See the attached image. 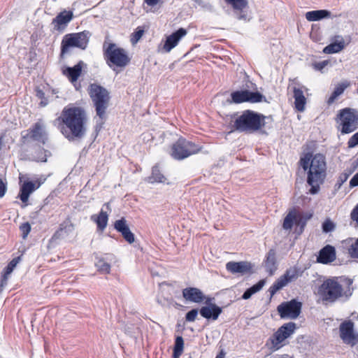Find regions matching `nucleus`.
I'll use <instances>...</instances> for the list:
<instances>
[{
    "label": "nucleus",
    "instance_id": "obj_52",
    "mask_svg": "<svg viewBox=\"0 0 358 358\" xmlns=\"http://www.w3.org/2000/svg\"><path fill=\"white\" fill-rule=\"evenodd\" d=\"M6 189V186L3 184V181L1 180V197L3 196Z\"/></svg>",
    "mask_w": 358,
    "mask_h": 358
},
{
    "label": "nucleus",
    "instance_id": "obj_53",
    "mask_svg": "<svg viewBox=\"0 0 358 358\" xmlns=\"http://www.w3.org/2000/svg\"><path fill=\"white\" fill-rule=\"evenodd\" d=\"M225 354L223 351H221L218 355H217L215 358H224Z\"/></svg>",
    "mask_w": 358,
    "mask_h": 358
},
{
    "label": "nucleus",
    "instance_id": "obj_29",
    "mask_svg": "<svg viewBox=\"0 0 358 358\" xmlns=\"http://www.w3.org/2000/svg\"><path fill=\"white\" fill-rule=\"evenodd\" d=\"M264 266L266 271L273 275L275 271L277 269L275 252L274 250H270L266 255V259L264 262Z\"/></svg>",
    "mask_w": 358,
    "mask_h": 358
},
{
    "label": "nucleus",
    "instance_id": "obj_17",
    "mask_svg": "<svg viewBox=\"0 0 358 358\" xmlns=\"http://www.w3.org/2000/svg\"><path fill=\"white\" fill-rule=\"evenodd\" d=\"M252 264L248 262H229L226 264V268L231 273L245 275L250 273L252 270Z\"/></svg>",
    "mask_w": 358,
    "mask_h": 358
},
{
    "label": "nucleus",
    "instance_id": "obj_31",
    "mask_svg": "<svg viewBox=\"0 0 358 358\" xmlns=\"http://www.w3.org/2000/svg\"><path fill=\"white\" fill-rule=\"evenodd\" d=\"M349 85L350 84L348 82L338 85L327 100L328 105L332 104L335 100L343 93L344 90L349 86Z\"/></svg>",
    "mask_w": 358,
    "mask_h": 358
},
{
    "label": "nucleus",
    "instance_id": "obj_51",
    "mask_svg": "<svg viewBox=\"0 0 358 358\" xmlns=\"http://www.w3.org/2000/svg\"><path fill=\"white\" fill-rule=\"evenodd\" d=\"M46 152H47V151H44V153H46ZM46 160H47V155L46 154H44L43 156L37 157V161L46 162Z\"/></svg>",
    "mask_w": 358,
    "mask_h": 358
},
{
    "label": "nucleus",
    "instance_id": "obj_14",
    "mask_svg": "<svg viewBox=\"0 0 358 358\" xmlns=\"http://www.w3.org/2000/svg\"><path fill=\"white\" fill-rule=\"evenodd\" d=\"M339 332L344 343L354 346L358 343V338L354 332V322L351 320L342 322L339 327Z\"/></svg>",
    "mask_w": 358,
    "mask_h": 358
},
{
    "label": "nucleus",
    "instance_id": "obj_15",
    "mask_svg": "<svg viewBox=\"0 0 358 358\" xmlns=\"http://www.w3.org/2000/svg\"><path fill=\"white\" fill-rule=\"evenodd\" d=\"M231 99L233 102L239 103L245 101L251 103L261 102L263 99V95L259 92H252L248 90L236 91L231 93Z\"/></svg>",
    "mask_w": 358,
    "mask_h": 358
},
{
    "label": "nucleus",
    "instance_id": "obj_9",
    "mask_svg": "<svg viewBox=\"0 0 358 358\" xmlns=\"http://www.w3.org/2000/svg\"><path fill=\"white\" fill-rule=\"evenodd\" d=\"M336 122L342 134H349L358 127V110L345 108L339 111Z\"/></svg>",
    "mask_w": 358,
    "mask_h": 358
},
{
    "label": "nucleus",
    "instance_id": "obj_57",
    "mask_svg": "<svg viewBox=\"0 0 358 358\" xmlns=\"http://www.w3.org/2000/svg\"><path fill=\"white\" fill-rule=\"evenodd\" d=\"M189 358H192V357H189Z\"/></svg>",
    "mask_w": 358,
    "mask_h": 358
},
{
    "label": "nucleus",
    "instance_id": "obj_26",
    "mask_svg": "<svg viewBox=\"0 0 358 358\" xmlns=\"http://www.w3.org/2000/svg\"><path fill=\"white\" fill-rule=\"evenodd\" d=\"M37 181H27L23 183L20 188V199L23 203L28 201L30 194L40 187Z\"/></svg>",
    "mask_w": 358,
    "mask_h": 358
},
{
    "label": "nucleus",
    "instance_id": "obj_32",
    "mask_svg": "<svg viewBox=\"0 0 358 358\" xmlns=\"http://www.w3.org/2000/svg\"><path fill=\"white\" fill-rule=\"evenodd\" d=\"M73 230V226L71 224L64 222L60 224L59 228L54 234L52 238L57 239L67 236L68 233Z\"/></svg>",
    "mask_w": 358,
    "mask_h": 358
},
{
    "label": "nucleus",
    "instance_id": "obj_11",
    "mask_svg": "<svg viewBox=\"0 0 358 358\" xmlns=\"http://www.w3.org/2000/svg\"><path fill=\"white\" fill-rule=\"evenodd\" d=\"M296 329V324L289 322L281 326L276 332L269 338L271 343V348L274 350L280 349L282 346V342L290 337Z\"/></svg>",
    "mask_w": 358,
    "mask_h": 358
},
{
    "label": "nucleus",
    "instance_id": "obj_45",
    "mask_svg": "<svg viewBox=\"0 0 358 358\" xmlns=\"http://www.w3.org/2000/svg\"><path fill=\"white\" fill-rule=\"evenodd\" d=\"M184 346V341L182 336H178L176 338L175 345L173 350H176L178 351L182 350L183 351Z\"/></svg>",
    "mask_w": 358,
    "mask_h": 358
},
{
    "label": "nucleus",
    "instance_id": "obj_23",
    "mask_svg": "<svg viewBox=\"0 0 358 358\" xmlns=\"http://www.w3.org/2000/svg\"><path fill=\"white\" fill-rule=\"evenodd\" d=\"M302 215L296 210L290 211L285 217L282 228L285 230H290L294 224L304 225L305 222H302Z\"/></svg>",
    "mask_w": 358,
    "mask_h": 358
},
{
    "label": "nucleus",
    "instance_id": "obj_12",
    "mask_svg": "<svg viewBox=\"0 0 358 358\" xmlns=\"http://www.w3.org/2000/svg\"><path fill=\"white\" fill-rule=\"evenodd\" d=\"M22 138L25 143L29 140L38 141L43 144L45 143L48 139L45 131V126L41 120L34 124L29 129L22 133Z\"/></svg>",
    "mask_w": 358,
    "mask_h": 358
},
{
    "label": "nucleus",
    "instance_id": "obj_42",
    "mask_svg": "<svg viewBox=\"0 0 358 358\" xmlns=\"http://www.w3.org/2000/svg\"><path fill=\"white\" fill-rule=\"evenodd\" d=\"M308 183L311 186L309 192L312 194H317L320 189V185L322 183V182H310L309 180V177L307 178Z\"/></svg>",
    "mask_w": 358,
    "mask_h": 358
},
{
    "label": "nucleus",
    "instance_id": "obj_37",
    "mask_svg": "<svg viewBox=\"0 0 358 358\" xmlns=\"http://www.w3.org/2000/svg\"><path fill=\"white\" fill-rule=\"evenodd\" d=\"M98 271L101 273H109L110 271V264L105 260L104 258H99L95 263Z\"/></svg>",
    "mask_w": 358,
    "mask_h": 358
},
{
    "label": "nucleus",
    "instance_id": "obj_54",
    "mask_svg": "<svg viewBox=\"0 0 358 358\" xmlns=\"http://www.w3.org/2000/svg\"><path fill=\"white\" fill-rule=\"evenodd\" d=\"M347 178H348V176L346 174H345L343 176V178L341 177V180L342 182H343L344 181H345L347 180Z\"/></svg>",
    "mask_w": 358,
    "mask_h": 358
},
{
    "label": "nucleus",
    "instance_id": "obj_10",
    "mask_svg": "<svg viewBox=\"0 0 358 358\" xmlns=\"http://www.w3.org/2000/svg\"><path fill=\"white\" fill-rule=\"evenodd\" d=\"M304 270L298 266H294L288 268L284 275H281L270 287L268 292L272 297L278 291L285 287L289 282L296 280L302 276Z\"/></svg>",
    "mask_w": 358,
    "mask_h": 358
},
{
    "label": "nucleus",
    "instance_id": "obj_16",
    "mask_svg": "<svg viewBox=\"0 0 358 358\" xmlns=\"http://www.w3.org/2000/svg\"><path fill=\"white\" fill-rule=\"evenodd\" d=\"M336 259V249L334 246L327 245L322 248L317 257V262L323 264H329Z\"/></svg>",
    "mask_w": 358,
    "mask_h": 358
},
{
    "label": "nucleus",
    "instance_id": "obj_28",
    "mask_svg": "<svg viewBox=\"0 0 358 358\" xmlns=\"http://www.w3.org/2000/svg\"><path fill=\"white\" fill-rule=\"evenodd\" d=\"M331 12L327 10H316L306 13V18L310 22L318 21L324 18L331 17Z\"/></svg>",
    "mask_w": 358,
    "mask_h": 358
},
{
    "label": "nucleus",
    "instance_id": "obj_2",
    "mask_svg": "<svg viewBox=\"0 0 358 358\" xmlns=\"http://www.w3.org/2000/svg\"><path fill=\"white\" fill-rule=\"evenodd\" d=\"M317 295L323 303H333L351 295L350 289L341 284L338 277L326 278L318 287Z\"/></svg>",
    "mask_w": 358,
    "mask_h": 358
},
{
    "label": "nucleus",
    "instance_id": "obj_21",
    "mask_svg": "<svg viewBox=\"0 0 358 358\" xmlns=\"http://www.w3.org/2000/svg\"><path fill=\"white\" fill-rule=\"evenodd\" d=\"M114 228L121 234L123 238L129 243H132L134 242V235L130 231L129 226L127 224L125 218L122 217L120 220H116L114 224Z\"/></svg>",
    "mask_w": 358,
    "mask_h": 358
},
{
    "label": "nucleus",
    "instance_id": "obj_3",
    "mask_svg": "<svg viewBox=\"0 0 358 358\" xmlns=\"http://www.w3.org/2000/svg\"><path fill=\"white\" fill-rule=\"evenodd\" d=\"M299 163L305 171L308 169V177L310 182H323L327 169L324 155L316 154L313 157L307 153L300 159Z\"/></svg>",
    "mask_w": 358,
    "mask_h": 358
},
{
    "label": "nucleus",
    "instance_id": "obj_35",
    "mask_svg": "<svg viewBox=\"0 0 358 358\" xmlns=\"http://www.w3.org/2000/svg\"><path fill=\"white\" fill-rule=\"evenodd\" d=\"M20 261V257H17L13 258L8 264L5 269V272L3 276V279H1V287L3 286L4 281H6L8 275L13 272L14 268L16 267L17 264Z\"/></svg>",
    "mask_w": 358,
    "mask_h": 358
},
{
    "label": "nucleus",
    "instance_id": "obj_22",
    "mask_svg": "<svg viewBox=\"0 0 358 358\" xmlns=\"http://www.w3.org/2000/svg\"><path fill=\"white\" fill-rule=\"evenodd\" d=\"M225 1L233 7L238 20L245 21L249 20L247 13L244 11L248 6L247 0H225Z\"/></svg>",
    "mask_w": 358,
    "mask_h": 358
},
{
    "label": "nucleus",
    "instance_id": "obj_4",
    "mask_svg": "<svg viewBox=\"0 0 358 358\" xmlns=\"http://www.w3.org/2000/svg\"><path fill=\"white\" fill-rule=\"evenodd\" d=\"M88 94L95 108L96 115L101 121L105 120L110 100V92L105 87L92 83L89 86Z\"/></svg>",
    "mask_w": 358,
    "mask_h": 358
},
{
    "label": "nucleus",
    "instance_id": "obj_55",
    "mask_svg": "<svg viewBox=\"0 0 358 358\" xmlns=\"http://www.w3.org/2000/svg\"><path fill=\"white\" fill-rule=\"evenodd\" d=\"M104 206H106L107 208H109V203H106Z\"/></svg>",
    "mask_w": 358,
    "mask_h": 358
},
{
    "label": "nucleus",
    "instance_id": "obj_25",
    "mask_svg": "<svg viewBox=\"0 0 358 358\" xmlns=\"http://www.w3.org/2000/svg\"><path fill=\"white\" fill-rule=\"evenodd\" d=\"M85 65L83 61H80L73 67H65L62 69V73L68 78L72 83H76L81 74L82 69Z\"/></svg>",
    "mask_w": 358,
    "mask_h": 358
},
{
    "label": "nucleus",
    "instance_id": "obj_24",
    "mask_svg": "<svg viewBox=\"0 0 358 358\" xmlns=\"http://www.w3.org/2000/svg\"><path fill=\"white\" fill-rule=\"evenodd\" d=\"M182 296L186 301L196 303H201L205 299L203 293L196 287H187L184 289L182 290Z\"/></svg>",
    "mask_w": 358,
    "mask_h": 358
},
{
    "label": "nucleus",
    "instance_id": "obj_20",
    "mask_svg": "<svg viewBox=\"0 0 358 358\" xmlns=\"http://www.w3.org/2000/svg\"><path fill=\"white\" fill-rule=\"evenodd\" d=\"M72 18L73 13L71 11L61 12L52 20V24L54 26V29L59 31H63Z\"/></svg>",
    "mask_w": 358,
    "mask_h": 358
},
{
    "label": "nucleus",
    "instance_id": "obj_56",
    "mask_svg": "<svg viewBox=\"0 0 358 358\" xmlns=\"http://www.w3.org/2000/svg\"><path fill=\"white\" fill-rule=\"evenodd\" d=\"M196 2H199V0H194Z\"/></svg>",
    "mask_w": 358,
    "mask_h": 358
},
{
    "label": "nucleus",
    "instance_id": "obj_34",
    "mask_svg": "<svg viewBox=\"0 0 358 358\" xmlns=\"http://www.w3.org/2000/svg\"><path fill=\"white\" fill-rule=\"evenodd\" d=\"M264 285H265V280H261L257 284L254 285L253 286H252L251 287L248 289L243 293V294L242 296V298L243 299H250L252 296V295H253L254 294H255L257 292H259V290H261Z\"/></svg>",
    "mask_w": 358,
    "mask_h": 358
},
{
    "label": "nucleus",
    "instance_id": "obj_6",
    "mask_svg": "<svg viewBox=\"0 0 358 358\" xmlns=\"http://www.w3.org/2000/svg\"><path fill=\"white\" fill-rule=\"evenodd\" d=\"M103 56L106 64L113 70V67L124 68L130 62L127 52L113 43H109L107 47L103 44Z\"/></svg>",
    "mask_w": 358,
    "mask_h": 358
},
{
    "label": "nucleus",
    "instance_id": "obj_43",
    "mask_svg": "<svg viewBox=\"0 0 358 358\" xmlns=\"http://www.w3.org/2000/svg\"><path fill=\"white\" fill-rule=\"evenodd\" d=\"M358 145V132L352 135L348 140V146L350 148H355Z\"/></svg>",
    "mask_w": 358,
    "mask_h": 358
},
{
    "label": "nucleus",
    "instance_id": "obj_48",
    "mask_svg": "<svg viewBox=\"0 0 358 358\" xmlns=\"http://www.w3.org/2000/svg\"><path fill=\"white\" fill-rule=\"evenodd\" d=\"M350 187L358 186V173H356L350 181Z\"/></svg>",
    "mask_w": 358,
    "mask_h": 358
},
{
    "label": "nucleus",
    "instance_id": "obj_50",
    "mask_svg": "<svg viewBox=\"0 0 358 358\" xmlns=\"http://www.w3.org/2000/svg\"><path fill=\"white\" fill-rule=\"evenodd\" d=\"M182 353V350H173V358H179Z\"/></svg>",
    "mask_w": 358,
    "mask_h": 358
},
{
    "label": "nucleus",
    "instance_id": "obj_33",
    "mask_svg": "<svg viewBox=\"0 0 358 358\" xmlns=\"http://www.w3.org/2000/svg\"><path fill=\"white\" fill-rule=\"evenodd\" d=\"M346 245H348V252L349 255L353 258L356 259L358 262V238L355 240L347 241Z\"/></svg>",
    "mask_w": 358,
    "mask_h": 358
},
{
    "label": "nucleus",
    "instance_id": "obj_27",
    "mask_svg": "<svg viewBox=\"0 0 358 358\" xmlns=\"http://www.w3.org/2000/svg\"><path fill=\"white\" fill-rule=\"evenodd\" d=\"M293 92L295 108L298 111L303 112L305 110V105L306 103L303 92L300 88L294 87Z\"/></svg>",
    "mask_w": 358,
    "mask_h": 358
},
{
    "label": "nucleus",
    "instance_id": "obj_46",
    "mask_svg": "<svg viewBox=\"0 0 358 358\" xmlns=\"http://www.w3.org/2000/svg\"><path fill=\"white\" fill-rule=\"evenodd\" d=\"M329 64V61L324 60L320 62H316L313 64V68L317 71H322V69Z\"/></svg>",
    "mask_w": 358,
    "mask_h": 358
},
{
    "label": "nucleus",
    "instance_id": "obj_36",
    "mask_svg": "<svg viewBox=\"0 0 358 358\" xmlns=\"http://www.w3.org/2000/svg\"><path fill=\"white\" fill-rule=\"evenodd\" d=\"M344 48V43L343 41L339 43H333L326 46L324 48L323 52L327 54L337 53L341 51Z\"/></svg>",
    "mask_w": 358,
    "mask_h": 358
},
{
    "label": "nucleus",
    "instance_id": "obj_19",
    "mask_svg": "<svg viewBox=\"0 0 358 358\" xmlns=\"http://www.w3.org/2000/svg\"><path fill=\"white\" fill-rule=\"evenodd\" d=\"M187 34V31L184 28H180L178 30L167 36L166 41L164 44V50L166 52H170L175 48L179 41Z\"/></svg>",
    "mask_w": 358,
    "mask_h": 358
},
{
    "label": "nucleus",
    "instance_id": "obj_5",
    "mask_svg": "<svg viewBox=\"0 0 358 358\" xmlns=\"http://www.w3.org/2000/svg\"><path fill=\"white\" fill-rule=\"evenodd\" d=\"M264 124L263 115L251 110H245L236 119L234 127L241 132L252 133L259 130Z\"/></svg>",
    "mask_w": 358,
    "mask_h": 358
},
{
    "label": "nucleus",
    "instance_id": "obj_18",
    "mask_svg": "<svg viewBox=\"0 0 358 358\" xmlns=\"http://www.w3.org/2000/svg\"><path fill=\"white\" fill-rule=\"evenodd\" d=\"M210 301V299H208L206 301V303L208 304V306H203L200 309L199 312L203 317L208 320L212 319L213 320H216L218 318L219 315L221 314L222 310L220 307L217 306L215 303H211Z\"/></svg>",
    "mask_w": 358,
    "mask_h": 358
},
{
    "label": "nucleus",
    "instance_id": "obj_40",
    "mask_svg": "<svg viewBox=\"0 0 358 358\" xmlns=\"http://www.w3.org/2000/svg\"><path fill=\"white\" fill-rule=\"evenodd\" d=\"M335 229L334 223L329 219H327L322 224V231L324 233H329Z\"/></svg>",
    "mask_w": 358,
    "mask_h": 358
},
{
    "label": "nucleus",
    "instance_id": "obj_41",
    "mask_svg": "<svg viewBox=\"0 0 358 358\" xmlns=\"http://www.w3.org/2000/svg\"><path fill=\"white\" fill-rule=\"evenodd\" d=\"M143 33H144L143 29H142L140 27H138L136 31L131 34V43L132 44L136 43L140 40V38L142 37Z\"/></svg>",
    "mask_w": 358,
    "mask_h": 358
},
{
    "label": "nucleus",
    "instance_id": "obj_44",
    "mask_svg": "<svg viewBox=\"0 0 358 358\" xmlns=\"http://www.w3.org/2000/svg\"><path fill=\"white\" fill-rule=\"evenodd\" d=\"M198 315L197 309H192L189 311L186 315L185 319L187 322H194Z\"/></svg>",
    "mask_w": 358,
    "mask_h": 358
},
{
    "label": "nucleus",
    "instance_id": "obj_7",
    "mask_svg": "<svg viewBox=\"0 0 358 358\" xmlns=\"http://www.w3.org/2000/svg\"><path fill=\"white\" fill-rule=\"evenodd\" d=\"M90 33L87 31L66 34L61 43V55L69 52L72 48L85 50L90 40Z\"/></svg>",
    "mask_w": 358,
    "mask_h": 358
},
{
    "label": "nucleus",
    "instance_id": "obj_13",
    "mask_svg": "<svg viewBox=\"0 0 358 358\" xmlns=\"http://www.w3.org/2000/svg\"><path fill=\"white\" fill-rule=\"evenodd\" d=\"M302 303L295 299L280 303L277 310L281 318L296 319L301 313Z\"/></svg>",
    "mask_w": 358,
    "mask_h": 358
},
{
    "label": "nucleus",
    "instance_id": "obj_49",
    "mask_svg": "<svg viewBox=\"0 0 358 358\" xmlns=\"http://www.w3.org/2000/svg\"><path fill=\"white\" fill-rule=\"evenodd\" d=\"M159 0H145V2L150 6H154L158 3Z\"/></svg>",
    "mask_w": 358,
    "mask_h": 358
},
{
    "label": "nucleus",
    "instance_id": "obj_38",
    "mask_svg": "<svg viewBox=\"0 0 358 358\" xmlns=\"http://www.w3.org/2000/svg\"><path fill=\"white\" fill-rule=\"evenodd\" d=\"M166 178L164 175L160 172L158 166H154L152 170V175L149 177V181L150 182H164Z\"/></svg>",
    "mask_w": 358,
    "mask_h": 358
},
{
    "label": "nucleus",
    "instance_id": "obj_30",
    "mask_svg": "<svg viewBox=\"0 0 358 358\" xmlns=\"http://www.w3.org/2000/svg\"><path fill=\"white\" fill-rule=\"evenodd\" d=\"M108 215L106 212L101 210L98 215H92L91 220L97 224V228L103 231L107 226Z\"/></svg>",
    "mask_w": 358,
    "mask_h": 358
},
{
    "label": "nucleus",
    "instance_id": "obj_1",
    "mask_svg": "<svg viewBox=\"0 0 358 358\" xmlns=\"http://www.w3.org/2000/svg\"><path fill=\"white\" fill-rule=\"evenodd\" d=\"M57 121L60 132L69 141L80 140L85 136L87 116L83 108L73 106L64 108Z\"/></svg>",
    "mask_w": 358,
    "mask_h": 358
},
{
    "label": "nucleus",
    "instance_id": "obj_39",
    "mask_svg": "<svg viewBox=\"0 0 358 358\" xmlns=\"http://www.w3.org/2000/svg\"><path fill=\"white\" fill-rule=\"evenodd\" d=\"M20 231L23 239H26L31 231V225L29 222H24L20 226Z\"/></svg>",
    "mask_w": 358,
    "mask_h": 358
},
{
    "label": "nucleus",
    "instance_id": "obj_47",
    "mask_svg": "<svg viewBox=\"0 0 358 358\" xmlns=\"http://www.w3.org/2000/svg\"><path fill=\"white\" fill-rule=\"evenodd\" d=\"M351 219L358 224V204L353 208L350 214Z\"/></svg>",
    "mask_w": 358,
    "mask_h": 358
},
{
    "label": "nucleus",
    "instance_id": "obj_8",
    "mask_svg": "<svg viewBox=\"0 0 358 358\" xmlns=\"http://www.w3.org/2000/svg\"><path fill=\"white\" fill-rule=\"evenodd\" d=\"M201 150L200 145L181 137L172 145L170 155L176 160H182L197 154Z\"/></svg>",
    "mask_w": 358,
    "mask_h": 358
}]
</instances>
